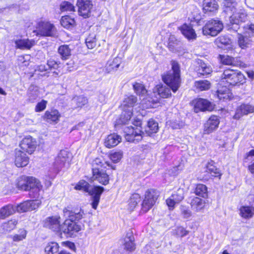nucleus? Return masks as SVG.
Segmentation results:
<instances>
[{
	"instance_id": "2f4dec72",
	"label": "nucleus",
	"mask_w": 254,
	"mask_h": 254,
	"mask_svg": "<svg viewBox=\"0 0 254 254\" xmlns=\"http://www.w3.org/2000/svg\"><path fill=\"white\" fill-rule=\"evenodd\" d=\"M240 216L245 219H250L254 215V207L251 206H242L240 209Z\"/></svg>"
},
{
	"instance_id": "e2e57ef3",
	"label": "nucleus",
	"mask_w": 254,
	"mask_h": 254,
	"mask_svg": "<svg viewBox=\"0 0 254 254\" xmlns=\"http://www.w3.org/2000/svg\"><path fill=\"white\" fill-rule=\"evenodd\" d=\"M172 197L178 203L184 199V194L183 190L179 189L175 193L171 195Z\"/></svg>"
},
{
	"instance_id": "a19ab883",
	"label": "nucleus",
	"mask_w": 254,
	"mask_h": 254,
	"mask_svg": "<svg viewBox=\"0 0 254 254\" xmlns=\"http://www.w3.org/2000/svg\"><path fill=\"white\" fill-rule=\"evenodd\" d=\"M39 96V92L37 87L31 86L28 90V100L31 102H34Z\"/></svg>"
},
{
	"instance_id": "603ef678",
	"label": "nucleus",
	"mask_w": 254,
	"mask_h": 254,
	"mask_svg": "<svg viewBox=\"0 0 254 254\" xmlns=\"http://www.w3.org/2000/svg\"><path fill=\"white\" fill-rule=\"evenodd\" d=\"M195 86L200 91L207 90L210 87V83L206 80L196 81L195 82Z\"/></svg>"
},
{
	"instance_id": "c03bdc74",
	"label": "nucleus",
	"mask_w": 254,
	"mask_h": 254,
	"mask_svg": "<svg viewBox=\"0 0 254 254\" xmlns=\"http://www.w3.org/2000/svg\"><path fill=\"white\" fill-rule=\"evenodd\" d=\"M58 52L64 60L67 59L71 54V49L68 45H64L59 47Z\"/></svg>"
},
{
	"instance_id": "37998d69",
	"label": "nucleus",
	"mask_w": 254,
	"mask_h": 254,
	"mask_svg": "<svg viewBox=\"0 0 254 254\" xmlns=\"http://www.w3.org/2000/svg\"><path fill=\"white\" fill-rule=\"evenodd\" d=\"M252 40L248 37V36L240 35L239 36L238 43L240 47L242 48L249 47L252 44Z\"/></svg>"
},
{
	"instance_id": "6e6d98bb",
	"label": "nucleus",
	"mask_w": 254,
	"mask_h": 254,
	"mask_svg": "<svg viewBox=\"0 0 254 254\" xmlns=\"http://www.w3.org/2000/svg\"><path fill=\"white\" fill-rule=\"evenodd\" d=\"M180 45V42L178 41L174 36H170L169 39L168 47L173 52H176V49Z\"/></svg>"
},
{
	"instance_id": "69168bd1",
	"label": "nucleus",
	"mask_w": 254,
	"mask_h": 254,
	"mask_svg": "<svg viewBox=\"0 0 254 254\" xmlns=\"http://www.w3.org/2000/svg\"><path fill=\"white\" fill-rule=\"evenodd\" d=\"M47 66L49 69H57L59 67V64L54 60H50L47 62Z\"/></svg>"
},
{
	"instance_id": "c756f323",
	"label": "nucleus",
	"mask_w": 254,
	"mask_h": 254,
	"mask_svg": "<svg viewBox=\"0 0 254 254\" xmlns=\"http://www.w3.org/2000/svg\"><path fill=\"white\" fill-rule=\"evenodd\" d=\"M134 238L131 232H127L124 239L125 249L127 251L132 252L135 249L134 243Z\"/></svg>"
},
{
	"instance_id": "423d86ee",
	"label": "nucleus",
	"mask_w": 254,
	"mask_h": 254,
	"mask_svg": "<svg viewBox=\"0 0 254 254\" xmlns=\"http://www.w3.org/2000/svg\"><path fill=\"white\" fill-rule=\"evenodd\" d=\"M223 82H227L231 85H236L238 83L243 84L245 80L244 75L239 71L227 69L221 75Z\"/></svg>"
},
{
	"instance_id": "1a4fd4ad",
	"label": "nucleus",
	"mask_w": 254,
	"mask_h": 254,
	"mask_svg": "<svg viewBox=\"0 0 254 254\" xmlns=\"http://www.w3.org/2000/svg\"><path fill=\"white\" fill-rule=\"evenodd\" d=\"M158 196L159 192L156 190H147L145 192V197L141 204V211L143 213L147 212L154 205Z\"/></svg>"
},
{
	"instance_id": "5fc2aeb1",
	"label": "nucleus",
	"mask_w": 254,
	"mask_h": 254,
	"mask_svg": "<svg viewBox=\"0 0 254 254\" xmlns=\"http://www.w3.org/2000/svg\"><path fill=\"white\" fill-rule=\"evenodd\" d=\"M140 201L141 198L139 194H133L130 197L128 203L129 208L132 210L134 209Z\"/></svg>"
},
{
	"instance_id": "4d7b16f0",
	"label": "nucleus",
	"mask_w": 254,
	"mask_h": 254,
	"mask_svg": "<svg viewBox=\"0 0 254 254\" xmlns=\"http://www.w3.org/2000/svg\"><path fill=\"white\" fill-rule=\"evenodd\" d=\"M60 9L62 11H74L75 7L68 1H63L60 5Z\"/></svg>"
},
{
	"instance_id": "58836bf2",
	"label": "nucleus",
	"mask_w": 254,
	"mask_h": 254,
	"mask_svg": "<svg viewBox=\"0 0 254 254\" xmlns=\"http://www.w3.org/2000/svg\"><path fill=\"white\" fill-rule=\"evenodd\" d=\"M224 11L234 12L237 5L236 0H224L223 2Z\"/></svg>"
},
{
	"instance_id": "de8ad7c7",
	"label": "nucleus",
	"mask_w": 254,
	"mask_h": 254,
	"mask_svg": "<svg viewBox=\"0 0 254 254\" xmlns=\"http://www.w3.org/2000/svg\"><path fill=\"white\" fill-rule=\"evenodd\" d=\"M195 194L205 198L207 196V188L206 186L203 184H198L197 185L195 191Z\"/></svg>"
},
{
	"instance_id": "79ce46f5",
	"label": "nucleus",
	"mask_w": 254,
	"mask_h": 254,
	"mask_svg": "<svg viewBox=\"0 0 254 254\" xmlns=\"http://www.w3.org/2000/svg\"><path fill=\"white\" fill-rule=\"evenodd\" d=\"M231 43V39L226 35L220 36L215 40V43L219 48H222L223 46L230 45Z\"/></svg>"
},
{
	"instance_id": "f03ea898",
	"label": "nucleus",
	"mask_w": 254,
	"mask_h": 254,
	"mask_svg": "<svg viewBox=\"0 0 254 254\" xmlns=\"http://www.w3.org/2000/svg\"><path fill=\"white\" fill-rule=\"evenodd\" d=\"M172 70L168 71L163 76V81L174 92H176L180 86V67L179 64L175 61L172 62Z\"/></svg>"
},
{
	"instance_id": "4468645a",
	"label": "nucleus",
	"mask_w": 254,
	"mask_h": 254,
	"mask_svg": "<svg viewBox=\"0 0 254 254\" xmlns=\"http://www.w3.org/2000/svg\"><path fill=\"white\" fill-rule=\"evenodd\" d=\"M37 144L36 140L31 136L24 137L20 143V148L23 151L31 154L35 150Z\"/></svg>"
},
{
	"instance_id": "c85d7f7f",
	"label": "nucleus",
	"mask_w": 254,
	"mask_h": 254,
	"mask_svg": "<svg viewBox=\"0 0 254 254\" xmlns=\"http://www.w3.org/2000/svg\"><path fill=\"white\" fill-rule=\"evenodd\" d=\"M218 9V4L216 0H204L203 9L205 13L215 12Z\"/></svg>"
},
{
	"instance_id": "49530a36",
	"label": "nucleus",
	"mask_w": 254,
	"mask_h": 254,
	"mask_svg": "<svg viewBox=\"0 0 254 254\" xmlns=\"http://www.w3.org/2000/svg\"><path fill=\"white\" fill-rule=\"evenodd\" d=\"M61 25L64 28L68 29L75 24V20L68 15L63 16L61 20Z\"/></svg>"
},
{
	"instance_id": "412c9836",
	"label": "nucleus",
	"mask_w": 254,
	"mask_h": 254,
	"mask_svg": "<svg viewBox=\"0 0 254 254\" xmlns=\"http://www.w3.org/2000/svg\"><path fill=\"white\" fill-rule=\"evenodd\" d=\"M254 112V106L250 104H242L238 107L234 118L236 120L240 119L244 115Z\"/></svg>"
},
{
	"instance_id": "6ab92c4d",
	"label": "nucleus",
	"mask_w": 254,
	"mask_h": 254,
	"mask_svg": "<svg viewBox=\"0 0 254 254\" xmlns=\"http://www.w3.org/2000/svg\"><path fill=\"white\" fill-rule=\"evenodd\" d=\"M92 178L99 183L106 185L109 183V177L104 169H92Z\"/></svg>"
},
{
	"instance_id": "f3484780",
	"label": "nucleus",
	"mask_w": 254,
	"mask_h": 254,
	"mask_svg": "<svg viewBox=\"0 0 254 254\" xmlns=\"http://www.w3.org/2000/svg\"><path fill=\"white\" fill-rule=\"evenodd\" d=\"M219 123L218 117L211 116L204 124V133L208 134L215 131L218 128Z\"/></svg>"
},
{
	"instance_id": "9d476101",
	"label": "nucleus",
	"mask_w": 254,
	"mask_h": 254,
	"mask_svg": "<svg viewBox=\"0 0 254 254\" xmlns=\"http://www.w3.org/2000/svg\"><path fill=\"white\" fill-rule=\"evenodd\" d=\"M247 20V14L244 9H240L238 12L233 13L230 16V23L229 26H232L231 28L234 30H237L239 28L238 25L241 23L245 22Z\"/></svg>"
},
{
	"instance_id": "6e6552de",
	"label": "nucleus",
	"mask_w": 254,
	"mask_h": 254,
	"mask_svg": "<svg viewBox=\"0 0 254 254\" xmlns=\"http://www.w3.org/2000/svg\"><path fill=\"white\" fill-rule=\"evenodd\" d=\"M223 29L222 22L218 20L211 19L206 22L202 28V33L204 35L215 36Z\"/></svg>"
},
{
	"instance_id": "b1692460",
	"label": "nucleus",
	"mask_w": 254,
	"mask_h": 254,
	"mask_svg": "<svg viewBox=\"0 0 254 254\" xmlns=\"http://www.w3.org/2000/svg\"><path fill=\"white\" fill-rule=\"evenodd\" d=\"M15 47L21 50H30L35 45V42L33 39H20L14 41Z\"/></svg>"
},
{
	"instance_id": "f704fd0d",
	"label": "nucleus",
	"mask_w": 254,
	"mask_h": 254,
	"mask_svg": "<svg viewBox=\"0 0 254 254\" xmlns=\"http://www.w3.org/2000/svg\"><path fill=\"white\" fill-rule=\"evenodd\" d=\"M14 209L12 205L8 204L0 209V219H4L9 216L13 214Z\"/></svg>"
},
{
	"instance_id": "a211bd4d",
	"label": "nucleus",
	"mask_w": 254,
	"mask_h": 254,
	"mask_svg": "<svg viewBox=\"0 0 254 254\" xmlns=\"http://www.w3.org/2000/svg\"><path fill=\"white\" fill-rule=\"evenodd\" d=\"M194 112L197 113L199 111H211L212 107L211 103L208 100L199 98L193 101Z\"/></svg>"
},
{
	"instance_id": "ea45409f",
	"label": "nucleus",
	"mask_w": 254,
	"mask_h": 254,
	"mask_svg": "<svg viewBox=\"0 0 254 254\" xmlns=\"http://www.w3.org/2000/svg\"><path fill=\"white\" fill-rule=\"evenodd\" d=\"M109 162L105 161L100 158H96L92 162V169H98L99 170L104 169L107 167H110Z\"/></svg>"
},
{
	"instance_id": "c9c22d12",
	"label": "nucleus",
	"mask_w": 254,
	"mask_h": 254,
	"mask_svg": "<svg viewBox=\"0 0 254 254\" xmlns=\"http://www.w3.org/2000/svg\"><path fill=\"white\" fill-rule=\"evenodd\" d=\"M192 208L198 212L203 209L205 206V201L198 197H194L190 203Z\"/></svg>"
},
{
	"instance_id": "bf43d9fd",
	"label": "nucleus",
	"mask_w": 254,
	"mask_h": 254,
	"mask_svg": "<svg viewBox=\"0 0 254 254\" xmlns=\"http://www.w3.org/2000/svg\"><path fill=\"white\" fill-rule=\"evenodd\" d=\"M73 101L76 103L78 107H81L88 102L87 99L82 96L74 97L73 99Z\"/></svg>"
},
{
	"instance_id": "338daca9",
	"label": "nucleus",
	"mask_w": 254,
	"mask_h": 254,
	"mask_svg": "<svg viewBox=\"0 0 254 254\" xmlns=\"http://www.w3.org/2000/svg\"><path fill=\"white\" fill-rule=\"evenodd\" d=\"M181 211L182 214L185 218H188L190 217L191 215V212L190 210L185 207H182Z\"/></svg>"
},
{
	"instance_id": "2eb2a0df",
	"label": "nucleus",
	"mask_w": 254,
	"mask_h": 254,
	"mask_svg": "<svg viewBox=\"0 0 254 254\" xmlns=\"http://www.w3.org/2000/svg\"><path fill=\"white\" fill-rule=\"evenodd\" d=\"M77 5L79 15L86 18L89 16L93 4L90 0H77Z\"/></svg>"
},
{
	"instance_id": "393cba45",
	"label": "nucleus",
	"mask_w": 254,
	"mask_h": 254,
	"mask_svg": "<svg viewBox=\"0 0 254 254\" xmlns=\"http://www.w3.org/2000/svg\"><path fill=\"white\" fill-rule=\"evenodd\" d=\"M122 140L121 136L116 133L111 134L105 138V146L109 148L117 146Z\"/></svg>"
},
{
	"instance_id": "864d4df0",
	"label": "nucleus",
	"mask_w": 254,
	"mask_h": 254,
	"mask_svg": "<svg viewBox=\"0 0 254 254\" xmlns=\"http://www.w3.org/2000/svg\"><path fill=\"white\" fill-rule=\"evenodd\" d=\"M27 236V231L24 229L18 230V234H14L11 236V238L14 242H18L25 239Z\"/></svg>"
},
{
	"instance_id": "aec40b11",
	"label": "nucleus",
	"mask_w": 254,
	"mask_h": 254,
	"mask_svg": "<svg viewBox=\"0 0 254 254\" xmlns=\"http://www.w3.org/2000/svg\"><path fill=\"white\" fill-rule=\"evenodd\" d=\"M29 157L25 153L19 149L15 151V164L18 167L26 166L29 163Z\"/></svg>"
},
{
	"instance_id": "bb28decb",
	"label": "nucleus",
	"mask_w": 254,
	"mask_h": 254,
	"mask_svg": "<svg viewBox=\"0 0 254 254\" xmlns=\"http://www.w3.org/2000/svg\"><path fill=\"white\" fill-rule=\"evenodd\" d=\"M181 33L188 40H194L196 38V34L191 25L185 24L179 28Z\"/></svg>"
},
{
	"instance_id": "0eeeda50",
	"label": "nucleus",
	"mask_w": 254,
	"mask_h": 254,
	"mask_svg": "<svg viewBox=\"0 0 254 254\" xmlns=\"http://www.w3.org/2000/svg\"><path fill=\"white\" fill-rule=\"evenodd\" d=\"M36 28L34 32L37 36L53 37L57 34V29L54 25L48 21H39Z\"/></svg>"
},
{
	"instance_id": "9b49d317",
	"label": "nucleus",
	"mask_w": 254,
	"mask_h": 254,
	"mask_svg": "<svg viewBox=\"0 0 254 254\" xmlns=\"http://www.w3.org/2000/svg\"><path fill=\"white\" fill-rule=\"evenodd\" d=\"M28 190L30 191V195L33 198H39L42 186L39 180L32 177H28Z\"/></svg>"
},
{
	"instance_id": "20e7f679",
	"label": "nucleus",
	"mask_w": 254,
	"mask_h": 254,
	"mask_svg": "<svg viewBox=\"0 0 254 254\" xmlns=\"http://www.w3.org/2000/svg\"><path fill=\"white\" fill-rule=\"evenodd\" d=\"M133 87L135 92L139 96L141 99V104L143 108H155L156 104L159 102V99L157 97L153 98L146 95L147 91L142 83L135 82L133 84Z\"/></svg>"
},
{
	"instance_id": "3c124183",
	"label": "nucleus",
	"mask_w": 254,
	"mask_h": 254,
	"mask_svg": "<svg viewBox=\"0 0 254 254\" xmlns=\"http://www.w3.org/2000/svg\"><path fill=\"white\" fill-rule=\"evenodd\" d=\"M86 45L89 49L94 48L97 45V40L96 35L94 34H90L86 39Z\"/></svg>"
},
{
	"instance_id": "4be33fe9",
	"label": "nucleus",
	"mask_w": 254,
	"mask_h": 254,
	"mask_svg": "<svg viewBox=\"0 0 254 254\" xmlns=\"http://www.w3.org/2000/svg\"><path fill=\"white\" fill-rule=\"evenodd\" d=\"M196 71L198 74L207 76L212 72L211 66L202 60L198 59L196 61Z\"/></svg>"
},
{
	"instance_id": "f257e3e1",
	"label": "nucleus",
	"mask_w": 254,
	"mask_h": 254,
	"mask_svg": "<svg viewBox=\"0 0 254 254\" xmlns=\"http://www.w3.org/2000/svg\"><path fill=\"white\" fill-rule=\"evenodd\" d=\"M63 214L65 219L62 224L60 234L64 233L67 236H72L81 230V226L75 221L83 218L84 213L82 209L72 211L65 208L63 210Z\"/></svg>"
},
{
	"instance_id": "dca6fc26",
	"label": "nucleus",
	"mask_w": 254,
	"mask_h": 254,
	"mask_svg": "<svg viewBox=\"0 0 254 254\" xmlns=\"http://www.w3.org/2000/svg\"><path fill=\"white\" fill-rule=\"evenodd\" d=\"M41 204L39 200H30L24 201L17 206V210L19 212L32 211L37 209Z\"/></svg>"
},
{
	"instance_id": "a18cd8bd",
	"label": "nucleus",
	"mask_w": 254,
	"mask_h": 254,
	"mask_svg": "<svg viewBox=\"0 0 254 254\" xmlns=\"http://www.w3.org/2000/svg\"><path fill=\"white\" fill-rule=\"evenodd\" d=\"M231 95L229 89L226 87H222L217 91V96L220 100L230 99Z\"/></svg>"
},
{
	"instance_id": "774afa93",
	"label": "nucleus",
	"mask_w": 254,
	"mask_h": 254,
	"mask_svg": "<svg viewBox=\"0 0 254 254\" xmlns=\"http://www.w3.org/2000/svg\"><path fill=\"white\" fill-rule=\"evenodd\" d=\"M166 203H167V205L168 206V207L170 208V209H171V208H173L175 206V205L178 203L171 196L170 197H169V198H168L166 200Z\"/></svg>"
},
{
	"instance_id": "72a5a7b5",
	"label": "nucleus",
	"mask_w": 254,
	"mask_h": 254,
	"mask_svg": "<svg viewBox=\"0 0 254 254\" xmlns=\"http://www.w3.org/2000/svg\"><path fill=\"white\" fill-rule=\"evenodd\" d=\"M158 130V124L153 119H150L145 127V131L148 135H151L152 134L156 133Z\"/></svg>"
},
{
	"instance_id": "680f3d73",
	"label": "nucleus",
	"mask_w": 254,
	"mask_h": 254,
	"mask_svg": "<svg viewBox=\"0 0 254 254\" xmlns=\"http://www.w3.org/2000/svg\"><path fill=\"white\" fill-rule=\"evenodd\" d=\"M122 157L123 153L121 151L115 152L110 155V158L114 163L119 162Z\"/></svg>"
},
{
	"instance_id": "ddd939ff",
	"label": "nucleus",
	"mask_w": 254,
	"mask_h": 254,
	"mask_svg": "<svg viewBox=\"0 0 254 254\" xmlns=\"http://www.w3.org/2000/svg\"><path fill=\"white\" fill-rule=\"evenodd\" d=\"M71 154L67 151L61 150L56 158L55 166L58 168H62L64 167H68L71 160Z\"/></svg>"
},
{
	"instance_id": "8fccbe9b",
	"label": "nucleus",
	"mask_w": 254,
	"mask_h": 254,
	"mask_svg": "<svg viewBox=\"0 0 254 254\" xmlns=\"http://www.w3.org/2000/svg\"><path fill=\"white\" fill-rule=\"evenodd\" d=\"M28 177L22 176L17 180V187L18 189L28 190Z\"/></svg>"
},
{
	"instance_id": "7ed1b4c3",
	"label": "nucleus",
	"mask_w": 254,
	"mask_h": 254,
	"mask_svg": "<svg viewBox=\"0 0 254 254\" xmlns=\"http://www.w3.org/2000/svg\"><path fill=\"white\" fill-rule=\"evenodd\" d=\"M75 189L82 190L85 192H88L92 196V202L91 203L92 208L96 209L99 204L100 196L103 192L104 189L102 187L95 186L90 189V185L88 182L84 180H80L75 186Z\"/></svg>"
},
{
	"instance_id": "f8f14e48",
	"label": "nucleus",
	"mask_w": 254,
	"mask_h": 254,
	"mask_svg": "<svg viewBox=\"0 0 254 254\" xmlns=\"http://www.w3.org/2000/svg\"><path fill=\"white\" fill-rule=\"evenodd\" d=\"M59 216H52L46 218L43 221V226L52 231L60 233L62 224Z\"/></svg>"
},
{
	"instance_id": "cd10ccee",
	"label": "nucleus",
	"mask_w": 254,
	"mask_h": 254,
	"mask_svg": "<svg viewBox=\"0 0 254 254\" xmlns=\"http://www.w3.org/2000/svg\"><path fill=\"white\" fill-rule=\"evenodd\" d=\"M121 63V60L119 57L109 60L105 66V71L107 73H112L118 69Z\"/></svg>"
},
{
	"instance_id": "4c0bfd02",
	"label": "nucleus",
	"mask_w": 254,
	"mask_h": 254,
	"mask_svg": "<svg viewBox=\"0 0 254 254\" xmlns=\"http://www.w3.org/2000/svg\"><path fill=\"white\" fill-rule=\"evenodd\" d=\"M17 224V221L16 219H11L6 222L3 223L0 226L4 233L9 232L14 229Z\"/></svg>"
},
{
	"instance_id": "7c9ffc66",
	"label": "nucleus",
	"mask_w": 254,
	"mask_h": 254,
	"mask_svg": "<svg viewBox=\"0 0 254 254\" xmlns=\"http://www.w3.org/2000/svg\"><path fill=\"white\" fill-rule=\"evenodd\" d=\"M204 172L206 173V175H204L206 177L208 176L209 174L214 177H220L221 176L219 170L214 165L213 162L207 163L204 168Z\"/></svg>"
},
{
	"instance_id": "09e8293b",
	"label": "nucleus",
	"mask_w": 254,
	"mask_h": 254,
	"mask_svg": "<svg viewBox=\"0 0 254 254\" xmlns=\"http://www.w3.org/2000/svg\"><path fill=\"white\" fill-rule=\"evenodd\" d=\"M59 245L55 242L48 243L45 248V254H54L59 251Z\"/></svg>"
},
{
	"instance_id": "39448f33",
	"label": "nucleus",
	"mask_w": 254,
	"mask_h": 254,
	"mask_svg": "<svg viewBox=\"0 0 254 254\" xmlns=\"http://www.w3.org/2000/svg\"><path fill=\"white\" fill-rule=\"evenodd\" d=\"M141 124L140 120H136L133 123L135 127H124L125 137L127 141L138 142L142 139L144 132L140 128Z\"/></svg>"
},
{
	"instance_id": "0e129e2a",
	"label": "nucleus",
	"mask_w": 254,
	"mask_h": 254,
	"mask_svg": "<svg viewBox=\"0 0 254 254\" xmlns=\"http://www.w3.org/2000/svg\"><path fill=\"white\" fill-rule=\"evenodd\" d=\"M47 103L48 102L44 100L38 103L35 108V112H40L44 110L46 108Z\"/></svg>"
},
{
	"instance_id": "473e14b6",
	"label": "nucleus",
	"mask_w": 254,
	"mask_h": 254,
	"mask_svg": "<svg viewBox=\"0 0 254 254\" xmlns=\"http://www.w3.org/2000/svg\"><path fill=\"white\" fill-rule=\"evenodd\" d=\"M137 101V98L133 95L126 97L121 105L122 109H130L132 111V107Z\"/></svg>"
},
{
	"instance_id": "5701e85b",
	"label": "nucleus",
	"mask_w": 254,
	"mask_h": 254,
	"mask_svg": "<svg viewBox=\"0 0 254 254\" xmlns=\"http://www.w3.org/2000/svg\"><path fill=\"white\" fill-rule=\"evenodd\" d=\"M61 115L57 109L47 110L45 113L44 118L48 123H57L60 121Z\"/></svg>"
},
{
	"instance_id": "a878e982",
	"label": "nucleus",
	"mask_w": 254,
	"mask_h": 254,
	"mask_svg": "<svg viewBox=\"0 0 254 254\" xmlns=\"http://www.w3.org/2000/svg\"><path fill=\"white\" fill-rule=\"evenodd\" d=\"M170 88L162 84L157 85L154 89L153 94L155 95L156 93H157L158 95L161 98H169L171 96Z\"/></svg>"
},
{
	"instance_id": "13d9d810",
	"label": "nucleus",
	"mask_w": 254,
	"mask_h": 254,
	"mask_svg": "<svg viewBox=\"0 0 254 254\" xmlns=\"http://www.w3.org/2000/svg\"><path fill=\"white\" fill-rule=\"evenodd\" d=\"M220 59L221 62L225 65H233L235 63L234 58L228 55H220Z\"/></svg>"
},
{
	"instance_id": "052dcab7",
	"label": "nucleus",
	"mask_w": 254,
	"mask_h": 254,
	"mask_svg": "<svg viewBox=\"0 0 254 254\" xmlns=\"http://www.w3.org/2000/svg\"><path fill=\"white\" fill-rule=\"evenodd\" d=\"M174 233L178 237H183L188 234L189 231L182 226H178L174 230Z\"/></svg>"
},
{
	"instance_id": "e433bc0d",
	"label": "nucleus",
	"mask_w": 254,
	"mask_h": 254,
	"mask_svg": "<svg viewBox=\"0 0 254 254\" xmlns=\"http://www.w3.org/2000/svg\"><path fill=\"white\" fill-rule=\"evenodd\" d=\"M123 112L121 117L118 121L119 124H126L131 118L132 114V111L130 109H122Z\"/></svg>"
}]
</instances>
